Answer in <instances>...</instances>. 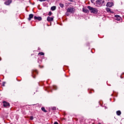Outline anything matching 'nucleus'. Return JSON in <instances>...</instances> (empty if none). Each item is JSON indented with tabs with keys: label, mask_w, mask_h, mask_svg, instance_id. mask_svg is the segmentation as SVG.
Listing matches in <instances>:
<instances>
[{
	"label": "nucleus",
	"mask_w": 124,
	"mask_h": 124,
	"mask_svg": "<svg viewBox=\"0 0 124 124\" xmlns=\"http://www.w3.org/2000/svg\"><path fill=\"white\" fill-rule=\"evenodd\" d=\"M87 8L90 10L91 13H93V14H97V12H98V10H97V9L95 8H93L90 6H88Z\"/></svg>",
	"instance_id": "f257e3e1"
},
{
	"label": "nucleus",
	"mask_w": 124,
	"mask_h": 124,
	"mask_svg": "<svg viewBox=\"0 0 124 124\" xmlns=\"http://www.w3.org/2000/svg\"><path fill=\"white\" fill-rule=\"evenodd\" d=\"M75 10L73 8H68L67 9V12H69V13H74Z\"/></svg>",
	"instance_id": "f03ea898"
},
{
	"label": "nucleus",
	"mask_w": 124,
	"mask_h": 124,
	"mask_svg": "<svg viewBox=\"0 0 124 124\" xmlns=\"http://www.w3.org/2000/svg\"><path fill=\"white\" fill-rule=\"evenodd\" d=\"M104 2H105L104 0H97L96 1V3H97V4H100L101 5H102V4L104 3Z\"/></svg>",
	"instance_id": "7ed1b4c3"
},
{
	"label": "nucleus",
	"mask_w": 124,
	"mask_h": 124,
	"mask_svg": "<svg viewBox=\"0 0 124 124\" xmlns=\"http://www.w3.org/2000/svg\"><path fill=\"white\" fill-rule=\"evenodd\" d=\"M3 103L4 107H9V106H10V104H9V103L6 101H3Z\"/></svg>",
	"instance_id": "20e7f679"
},
{
	"label": "nucleus",
	"mask_w": 124,
	"mask_h": 124,
	"mask_svg": "<svg viewBox=\"0 0 124 124\" xmlns=\"http://www.w3.org/2000/svg\"><path fill=\"white\" fill-rule=\"evenodd\" d=\"M113 5H114V3L112 2H108L107 3L106 6H107L108 7H112Z\"/></svg>",
	"instance_id": "39448f33"
},
{
	"label": "nucleus",
	"mask_w": 124,
	"mask_h": 124,
	"mask_svg": "<svg viewBox=\"0 0 124 124\" xmlns=\"http://www.w3.org/2000/svg\"><path fill=\"white\" fill-rule=\"evenodd\" d=\"M47 21L48 22H52V21H54V18L53 17H51L50 16H48L47 17Z\"/></svg>",
	"instance_id": "423d86ee"
},
{
	"label": "nucleus",
	"mask_w": 124,
	"mask_h": 124,
	"mask_svg": "<svg viewBox=\"0 0 124 124\" xmlns=\"http://www.w3.org/2000/svg\"><path fill=\"white\" fill-rule=\"evenodd\" d=\"M34 20H38V21H41L42 20V18L41 16H34Z\"/></svg>",
	"instance_id": "0eeeda50"
},
{
	"label": "nucleus",
	"mask_w": 124,
	"mask_h": 124,
	"mask_svg": "<svg viewBox=\"0 0 124 124\" xmlns=\"http://www.w3.org/2000/svg\"><path fill=\"white\" fill-rule=\"evenodd\" d=\"M33 18V14H30L29 16V18L28 20L29 21H31V19H32Z\"/></svg>",
	"instance_id": "6e6552de"
},
{
	"label": "nucleus",
	"mask_w": 124,
	"mask_h": 124,
	"mask_svg": "<svg viewBox=\"0 0 124 124\" xmlns=\"http://www.w3.org/2000/svg\"><path fill=\"white\" fill-rule=\"evenodd\" d=\"M115 20H117V21H120L121 20V16L119 15H116L115 16Z\"/></svg>",
	"instance_id": "1a4fd4ad"
},
{
	"label": "nucleus",
	"mask_w": 124,
	"mask_h": 124,
	"mask_svg": "<svg viewBox=\"0 0 124 124\" xmlns=\"http://www.w3.org/2000/svg\"><path fill=\"white\" fill-rule=\"evenodd\" d=\"M12 0H8V1L5 2V4H6V5H9V4H10L12 2Z\"/></svg>",
	"instance_id": "9d476101"
},
{
	"label": "nucleus",
	"mask_w": 124,
	"mask_h": 124,
	"mask_svg": "<svg viewBox=\"0 0 124 124\" xmlns=\"http://www.w3.org/2000/svg\"><path fill=\"white\" fill-rule=\"evenodd\" d=\"M116 114L117 116H121V114H122V112L120 110H118L116 111Z\"/></svg>",
	"instance_id": "9b49d317"
},
{
	"label": "nucleus",
	"mask_w": 124,
	"mask_h": 124,
	"mask_svg": "<svg viewBox=\"0 0 124 124\" xmlns=\"http://www.w3.org/2000/svg\"><path fill=\"white\" fill-rule=\"evenodd\" d=\"M83 12H84V13H89V10L87 9H83Z\"/></svg>",
	"instance_id": "f8f14e48"
},
{
	"label": "nucleus",
	"mask_w": 124,
	"mask_h": 124,
	"mask_svg": "<svg viewBox=\"0 0 124 124\" xmlns=\"http://www.w3.org/2000/svg\"><path fill=\"white\" fill-rule=\"evenodd\" d=\"M106 10L107 12H109V13H111V9H110L109 8H106Z\"/></svg>",
	"instance_id": "ddd939ff"
},
{
	"label": "nucleus",
	"mask_w": 124,
	"mask_h": 124,
	"mask_svg": "<svg viewBox=\"0 0 124 124\" xmlns=\"http://www.w3.org/2000/svg\"><path fill=\"white\" fill-rule=\"evenodd\" d=\"M51 10H52V11H54V10H56V6L51 7Z\"/></svg>",
	"instance_id": "4468645a"
},
{
	"label": "nucleus",
	"mask_w": 124,
	"mask_h": 124,
	"mask_svg": "<svg viewBox=\"0 0 124 124\" xmlns=\"http://www.w3.org/2000/svg\"><path fill=\"white\" fill-rule=\"evenodd\" d=\"M41 109H42V110L44 111V112H47V110H46V109H45V108H44V107H42V108H41Z\"/></svg>",
	"instance_id": "2eb2a0df"
},
{
	"label": "nucleus",
	"mask_w": 124,
	"mask_h": 124,
	"mask_svg": "<svg viewBox=\"0 0 124 124\" xmlns=\"http://www.w3.org/2000/svg\"><path fill=\"white\" fill-rule=\"evenodd\" d=\"M38 55H40L41 56H44V53L43 52H39Z\"/></svg>",
	"instance_id": "dca6fc26"
},
{
	"label": "nucleus",
	"mask_w": 124,
	"mask_h": 124,
	"mask_svg": "<svg viewBox=\"0 0 124 124\" xmlns=\"http://www.w3.org/2000/svg\"><path fill=\"white\" fill-rule=\"evenodd\" d=\"M60 6L62 8V7H63L64 5H63V4L61 3H60Z\"/></svg>",
	"instance_id": "f3484780"
},
{
	"label": "nucleus",
	"mask_w": 124,
	"mask_h": 124,
	"mask_svg": "<svg viewBox=\"0 0 124 124\" xmlns=\"http://www.w3.org/2000/svg\"><path fill=\"white\" fill-rule=\"evenodd\" d=\"M52 14H53V13H52V12H49V13H48V15L49 16H51V15H52Z\"/></svg>",
	"instance_id": "a211bd4d"
},
{
	"label": "nucleus",
	"mask_w": 124,
	"mask_h": 124,
	"mask_svg": "<svg viewBox=\"0 0 124 124\" xmlns=\"http://www.w3.org/2000/svg\"><path fill=\"white\" fill-rule=\"evenodd\" d=\"M56 107H53V108H52V110H56Z\"/></svg>",
	"instance_id": "6ab92c4d"
},
{
	"label": "nucleus",
	"mask_w": 124,
	"mask_h": 124,
	"mask_svg": "<svg viewBox=\"0 0 124 124\" xmlns=\"http://www.w3.org/2000/svg\"><path fill=\"white\" fill-rule=\"evenodd\" d=\"M30 120H31V121H32V120H33V117L31 116V117H30Z\"/></svg>",
	"instance_id": "aec40b11"
},
{
	"label": "nucleus",
	"mask_w": 124,
	"mask_h": 124,
	"mask_svg": "<svg viewBox=\"0 0 124 124\" xmlns=\"http://www.w3.org/2000/svg\"><path fill=\"white\" fill-rule=\"evenodd\" d=\"M53 88L54 89V90H57V86H53Z\"/></svg>",
	"instance_id": "412c9836"
},
{
	"label": "nucleus",
	"mask_w": 124,
	"mask_h": 124,
	"mask_svg": "<svg viewBox=\"0 0 124 124\" xmlns=\"http://www.w3.org/2000/svg\"><path fill=\"white\" fill-rule=\"evenodd\" d=\"M39 1H46V0H39Z\"/></svg>",
	"instance_id": "4be33fe9"
},
{
	"label": "nucleus",
	"mask_w": 124,
	"mask_h": 124,
	"mask_svg": "<svg viewBox=\"0 0 124 124\" xmlns=\"http://www.w3.org/2000/svg\"><path fill=\"white\" fill-rule=\"evenodd\" d=\"M2 84H3V87H4V85L5 84V82H3Z\"/></svg>",
	"instance_id": "5701e85b"
},
{
	"label": "nucleus",
	"mask_w": 124,
	"mask_h": 124,
	"mask_svg": "<svg viewBox=\"0 0 124 124\" xmlns=\"http://www.w3.org/2000/svg\"><path fill=\"white\" fill-rule=\"evenodd\" d=\"M54 124H59V123H58L57 122H55Z\"/></svg>",
	"instance_id": "b1692460"
},
{
	"label": "nucleus",
	"mask_w": 124,
	"mask_h": 124,
	"mask_svg": "<svg viewBox=\"0 0 124 124\" xmlns=\"http://www.w3.org/2000/svg\"><path fill=\"white\" fill-rule=\"evenodd\" d=\"M33 78H35V77H33Z\"/></svg>",
	"instance_id": "393cba45"
}]
</instances>
